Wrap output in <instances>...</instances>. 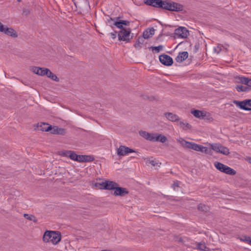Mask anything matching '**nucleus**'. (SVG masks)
Segmentation results:
<instances>
[{
	"label": "nucleus",
	"instance_id": "nucleus-1",
	"mask_svg": "<svg viewBox=\"0 0 251 251\" xmlns=\"http://www.w3.org/2000/svg\"><path fill=\"white\" fill-rule=\"evenodd\" d=\"M61 235L60 232L56 231L47 230L43 236V241L44 242H50L53 245H56L61 240Z\"/></svg>",
	"mask_w": 251,
	"mask_h": 251
},
{
	"label": "nucleus",
	"instance_id": "nucleus-2",
	"mask_svg": "<svg viewBox=\"0 0 251 251\" xmlns=\"http://www.w3.org/2000/svg\"><path fill=\"white\" fill-rule=\"evenodd\" d=\"M163 9L171 11L180 12L183 10V6L172 1L164 0Z\"/></svg>",
	"mask_w": 251,
	"mask_h": 251
},
{
	"label": "nucleus",
	"instance_id": "nucleus-3",
	"mask_svg": "<svg viewBox=\"0 0 251 251\" xmlns=\"http://www.w3.org/2000/svg\"><path fill=\"white\" fill-rule=\"evenodd\" d=\"M131 30L130 28H125L120 30L118 34V40L126 43H128L132 39V34L131 35Z\"/></svg>",
	"mask_w": 251,
	"mask_h": 251
},
{
	"label": "nucleus",
	"instance_id": "nucleus-4",
	"mask_svg": "<svg viewBox=\"0 0 251 251\" xmlns=\"http://www.w3.org/2000/svg\"><path fill=\"white\" fill-rule=\"evenodd\" d=\"M214 166L219 171L229 175H235L236 172L230 167L219 162H215Z\"/></svg>",
	"mask_w": 251,
	"mask_h": 251
},
{
	"label": "nucleus",
	"instance_id": "nucleus-5",
	"mask_svg": "<svg viewBox=\"0 0 251 251\" xmlns=\"http://www.w3.org/2000/svg\"><path fill=\"white\" fill-rule=\"evenodd\" d=\"M180 140H181L179 141L184 148L192 149L198 151H201V145H198L193 142L187 141L182 138H181Z\"/></svg>",
	"mask_w": 251,
	"mask_h": 251
},
{
	"label": "nucleus",
	"instance_id": "nucleus-6",
	"mask_svg": "<svg viewBox=\"0 0 251 251\" xmlns=\"http://www.w3.org/2000/svg\"><path fill=\"white\" fill-rule=\"evenodd\" d=\"M211 148L215 151L224 155H227L229 154V149L227 147L223 146L221 144H211Z\"/></svg>",
	"mask_w": 251,
	"mask_h": 251
},
{
	"label": "nucleus",
	"instance_id": "nucleus-7",
	"mask_svg": "<svg viewBox=\"0 0 251 251\" xmlns=\"http://www.w3.org/2000/svg\"><path fill=\"white\" fill-rule=\"evenodd\" d=\"M233 102L240 109L245 110H251V99L246 100L243 101H238L234 100Z\"/></svg>",
	"mask_w": 251,
	"mask_h": 251
},
{
	"label": "nucleus",
	"instance_id": "nucleus-8",
	"mask_svg": "<svg viewBox=\"0 0 251 251\" xmlns=\"http://www.w3.org/2000/svg\"><path fill=\"white\" fill-rule=\"evenodd\" d=\"M47 131H50L53 134L65 135L66 134V130L62 127H59L57 126H48V128L45 129Z\"/></svg>",
	"mask_w": 251,
	"mask_h": 251
},
{
	"label": "nucleus",
	"instance_id": "nucleus-9",
	"mask_svg": "<svg viewBox=\"0 0 251 251\" xmlns=\"http://www.w3.org/2000/svg\"><path fill=\"white\" fill-rule=\"evenodd\" d=\"M175 34L177 38H186L189 34L188 30L185 27L180 26L176 29Z\"/></svg>",
	"mask_w": 251,
	"mask_h": 251
},
{
	"label": "nucleus",
	"instance_id": "nucleus-10",
	"mask_svg": "<svg viewBox=\"0 0 251 251\" xmlns=\"http://www.w3.org/2000/svg\"><path fill=\"white\" fill-rule=\"evenodd\" d=\"M0 31L12 37L15 38L18 36L17 32L14 29H13L12 28L5 27L0 22Z\"/></svg>",
	"mask_w": 251,
	"mask_h": 251
},
{
	"label": "nucleus",
	"instance_id": "nucleus-11",
	"mask_svg": "<svg viewBox=\"0 0 251 251\" xmlns=\"http://www.w3.org/2000/svg\"><path fill=\"white\" fill-rule=\"evenodd\" d=\"M136 152V151L133 149H130L125 146H120L117 150L118 155L125 156L129 153Z\"/></svg>",
	"mask_w": 251,
	"mask_h": 251
},
{
	"label": "nucleus",
	"instance_id": "nucleus-12",
	"mask_svg": "<svg viewBox=\"0 0 251 251\" xmlns=\"http://www.w3.org/2000/svg\"><path fill=\"white\" fill-rule=\"evenodd\" d=\"M164 0H144V3L148 5L163 9Z\"/></svg>",
	"mask_w": 251,
	"mask_h": 251
},
{
	"label": "nucleus",
	"instance_id": "nucleus-13",
	"mask_svg": "<svg viewBox=\"0 0 251 251\" xmlns=\"http://www.w3.org/2000/svg\"><path fill=\"white\" fill-rule=\"evenodd\" d=\"M160 62L163 65L170 66L173 63V60L172 58L167 54H162L159 56Z\"/></svg>",
	"mask_w": 251,
	"mask_h": 251
},
{
	"label": "nucleus",
	"instance_id": "nucleus-14",
	"mask_svg": "<svg viewBox=\"0 0 251 251\" xmlns=\"http://www.w3.org/2000/svg\"><path fill=\"white\" fill-rule=\"evenodd\" d=\"M115 191L114 192L113 195L115 196H120L121 197H123L125 196L126 194H128L129 192L128 190L125 188L121 187H119L118 186L116 187L115 188Z\"/></svg>",
	"mask_w": 251,
	"mask_h": 251
},
{
	"label": "nucleus",
	"instance_id": "nucleus-15",
	"mask_svg": "<svg viewBox=\"0 0 251 251\" xmlns=\"http://www.w3.org/2000/svg\"><path fill=\"white\" fill-rule=\"evenodd\" d=\"M234 80L236 83H241L242 84H245L249 86H251L249 84V82L250 80H251V79H249L246 77L243 76H236L234 77Z\"/></svg>",
	"mask_w": 251,
	"mask_h": 251
},
{
	"label": "nucleus",
	"instance_id": "nucleus-16",
	"mask_svg": "<svg viewBox=\"0 0 251 251\" xmlns=\"http://www.w3.org/2000/svg\"><path fill=\"white\" fill-rule=\"evenodd\" d=\"M117 186H119V185L115 182L110 180H105L104 189L108 190H114Z\"/></svg>",
	"mask_w": 251,
	"mask_h": 251
},
{
	"label": "nucleus",
	"instance_id": "nucleus-17",
	"mask_svg": "<svg viewBox=\"0 0 251 251\" xmlns=\"http://www.w3.org/2000/svg\"><path fill=\"white\" fill-rule=\"evenodd\" d=\"M188 56V53L187 51H182L179 52L178 55L176 57L175 60L177 62H182L184 61Z\"/></svg>",
	"mask_w": 251,
	"mask_h": 251
},
{
	"label": "nucleus",
	"instance_id": "nucleus-18",
	"mask_svg": "<svg viewBox=\"0 0 251 251\" xmlns=\"http://www.w3.org/2000/svg\"><path fill=\"white\" fill-rule=\"evenodd\" d=\"M165 117L169 121L176 122L179 120L178 116L175 114L170 112H167L164 114Z\"/></svg>",
	"mask_w": 251,
	"mask_h": 251
},
{
	"label": "nucleus",
	"instance_id": "nucleus-19",
	"mask_svg": "<svg viewBox=\"0 0 251 251\" xmlns=\"http://www.w3.org/2000/svg\"><path fill=\"white\" fill-rule=\"evenodd\" d=\"M154 34V29L153 28H148L147 30L144 31L142 37L144 39H148L151 37Z\"/></svg>",
	"mask_w": 251,
	"mask_h": 251
},
{
	"label": "nucleus",
	"instance_id": "nucleus-20",
	"mask_svg": "<svg viewBox=\"0 0 251 251\" xmlns=\"http://www.w3.org/2000/svg\"><path fill=\"white\" fill-rule=\"evenodd\" d=\"M191 113L196 118L199 119H204L206 116V114L199 110H193L191 111Z\"/></svg>",
	"mask_w": 251,
	"mask_h": 251
},
{
	"label": "nucleus",
	"instance_id": "nucleus-21",
	"mask_svg": "<svg viewBox=\"0 0 251 251\" xmlns=\"http://www.w3.org/2000/svg\"><path fill=\"white\" fill-rule=\"evenodd\" d=\"M108 23L109 24H111V22H114L113 25H115L118 28H120L121 30H123V29L126 28L123 26V25L122 24V22L121 20H119V21H117L115 20V19H112V18H110L109 19L107 20Z\"/></svg>",
	"mask_w": 251,
	"mask_h": 251
},
{
	"label": "nucleus",
	"instance_id": "nucleus-22",
	"mask_svg": "<svg viewBox=\"0 0 251 251\" xmlns=\"http://www.w3.org/2000/svg\"><path fill=\"white\" fill-rule=\"evenodd\" d=\"M64 154L66 156H69L72 160L76 161L77 160V154L75 151H66Z\"/></svg>",
	"mask_w": 251,
	"mask_h": 251
},
{
	"label": "nucleus",
	"instance_id": "nucleus-23",
	"mask_svg": "<svg viewBox=\"0 0 251 251\" xmlns=\"http://www.w3.org/2000/svg\"><path fill=\"white\" fill-rule=\"evenodd\" d=\"M250 86L248 85L243 86L242 85H237L236 86V89L238 92H247L250 90Z\"/></svg>",
	"mask_w": 251,
	"mask_h": 251
},
{
	"label": "nucleus",
	"instance_id": "nucleus-24",
	"mask_svg": "<svg viewBox=\"0 0 251 251\" xmlns=\"http://www.w3.org/2000/svg\"><path fill=\"white\" fill-rule=\"evenodd\" d=\"M144 42V39L142 37H138L137 40L136 41L134 45V47L137 50H140L142 48V45Z\"/></svg>",
	"mask_w": 251,
	"mask_h": 251
},
{
	"label": "nucleus",
	"instance_id": "nucleus-25",
	"mask_svg": "<svg viewBox=\"0 0 251 251\" xmlns=\"http://www.w3.org/2000/svg\"><path fill=\"white\" fill-rule=\"evenodd\" d=\"M167 141V138L161 134L157 133L155 139V142H160L162 143H165Z\"/></svg>",
	"mask_w": 251,
	"mask_h": 251
},
{
	"label": "nucleus",
	"instance_id": "nucleus-26",
	"mask_svg": "<svg viewBox=\"0 0 251 251\" xmlns=\"http://www.w3.org/2000/svg\"><path fill=\"white\" fill-rule=\"evenodd\" d=\"M38 126H40L39 130L42 131H47L45 129L48 128V126H51V125H49V124L45 123H41L39 126V124H38Z\"/></svg>",
	"mask_w": 251,
	"mask_h": 251
},
{
	"label": "nucleus",
	"instance_id": "nucleus-27",
	"mask_svg": "<svg viewBox=\"0 0 251 251\" xmlns=\"http://www.w3.org/2000/svg\"><path fill=\"white\" fill-rule=\"evenodd\" d=\"M198 209L202 212H207L209 210V207L204 204L201 203L198 205Z\"/></svg>",
	"mask_w": 251,
	"mask_h": 251
},
{
	"label": "nucleus",
	"instance_id": "nucleus-28",
	"mask_svg": "<svg viewBox=\"0 0 251 251\" xmlns=\"http://www.w3.org/2000/svg\"><path fill=\"white\" fill-rule=\"evenodd\" d=\"M24 217L25 219H28L30 221H32L35 223H36L37 222V220L36 218L32 215H29L28 214H24Z\"/></svg>",
	"mask_w": 251,
	"mask_h": 251
},
{
	"label": "nucleus",
	"instance_id": "nucleus-29",
	"mask_svg": "<svg viewBox=\"0 0 251 251\" xmlns=\"http://www.w3.org/2000/svg\"><path fill=\"white\" fill-rule=\"evenodd\" d=\"M197 249L203 251H207V247L205 246L204 243H199L197 245Z\"/></svg>",
	"mask_w": 251,
	"mask_h": 251
},
{
	"label": "nucleus",
	"instance_id": "nucleus-30",
	"mask_svg": "<svg viewBox=\"0 0 251 251\" xmlns=\"http://www.w3.org/2000/svg\"><path fill=\"white\" fill-rule=\"evenodd\" d=\"M139 133L141 137L146 139L147 140H148L149 135H150V133L146 131L141 130L139 131Z\"/></svg>",
	"mask_w": 251,
	"mask_h": 251
},
{
	"label": "nucleus",
	"instance_id": "nucleus-31",
	"mask_svg": "<svg viewBox=\"0 0 251 251\" xmlns=\"http://www.w3.org/2000/svg\"><path fill=\"white\" fill-rule=\"evenodd\" d=\"M240 240L251 245V237L250 236H243L240 238Z\"/></svg>",
	"mask_w": 251,
	"mask_h": 251
},
{
	"label": "nucleus",
	"instance_id": "nucleus-32",
	"mask_svg": "<svg viewBox=\"0 0 251 251\" xmlns=\"http://www.w3.org/2000/svg\"><path fill=\"white\" fill-rule=\"evenodd\" d=\"M179 125L185 130L190 129L191 126L188 123H184L183 122H180Z\"/></svg>",
	"mask_w": 251,
	"mask_h": 251
},
{
	"label": "nucleus",
	"instance_id": "nucleus-33",
	"mask_svg": "<svg viewBox=\"0 0 251 251\" xmlns=\"http://www.w3.org/2000/svg\"><path fill=\"white\" fill-rule=\"evenodd\" d=\"M201 152L209 154L211 152V149L201 145Z\"/></svg>",
	"mask_w": 251,
	"mask_h": 251
},
{
	"label": "nucleus",
	"instance_id": "nucleus-34",
	"mask_svg": "<svg viewBox=\"0 0 251 251\" xmlns=\"http://www.w3.org/2000/svg\"><path fill=\"white\" fill-rule=\"evenodd\" d=\"M157 133H150L149 135L148 140V141L151 142H155V139Z\"/></svg>",
	"mask_w": 251,
	"mask_h": 251
},
{
	"label": "nucleus",
	"instance_id": "nucleus-35",
	"mask_svg": "<svg viewBox=\"0 0 251 251\" xmlns=\"http://www.w3.org/2000/svg\"><path fill=\"white\" fill-rule=\"evenodd\" d=\"M84 162H91V161H93L94 159V157L91 155H84Z\"/></svg>",
	"mask_w": 251,
	"mask_h": 251
},
{
	"label": "nucleus",
	"instance_id": "nucleus-36",
	"mask_svg": "<svg viewBox=\"0 0 251 251\" xmlns=\"http://www.w3.org/2000/svg\"><path fill=\"white\" fill-rule=\"evenodd\" d=\"M163 47L162 45H159L158 46H156V47H151V48L152 50H155V51L156 52H160L163 49Z\"/></svg>",
	"mask_w": 251,
	"mask_h": 251
},
{
	"label": "nucleus",
	"instance_id": "nucleus-37",
	"mask_svg": "<svg viewBox=\"0 0 251 251\" xmlns=\"http://www.w3.org/2000/svg\"><path fill=\"white\" fill-rule=\"evenodd\" d=\"M180 182L176 180L174 182V183L172 185V187L174 189V190H176V188L179 187Z\"/></svg>",
	"mask_w": 251,
	"mask_h": 251
},
{
	"label": "nucleus",
	"instance_id": "nucleus-38",
	"mask_svg": "<svg viewBox=\"0 0 251 251\" xmlns=\"http://www.w3.org/2000/svg\"><path fill=\"white\" fill-rule=\"evenodd\" d=\"M40 67H33L32 68V71L34 73H35L37 75H39V74H40Z\"/></svg>",
	"mask_w": 251,
	"mask_h": 251
},
{
	"label": "nucleus",
	"instance_id": "nucleus-39",
	"mask_svg": "<svg viewBox=\"0 0 251 251\" xmlns=\"http://www.w3.org/2000/svg\"><path fill=\"white\" fill-rule=\"evenodd\" d=\"M49 78L57 82L59 81V80L57 76L53 74L52 73V74L50 76H49Z\"/></svg>",
	"mask_w": 251,
	"mask_h": 251
},
{
	"label": "nucleus",
	"instance_id": "nucleus-40",
	"mask_svg": "<svg viewBox=\"0 0 251 251\" xmlns=\"http://www.w3.org/2000/svg\"><path fill=\"white\" fill-rule=\"evenodd\" d=\"M77 160H76V161L79 162H84V155H77Z\"/></svg>",
	"mask_w": 251,
	"mask_h": 251
},
{
	"label": "nucleus",
	"instance_id": "nucleus-41",
	"mask_svg": "<svg viewBox=\"0 0 251 251\" xmlns=\"http://www.w3.org/2000/svg\"><path fill=\"white\" fill-rule=\"evenodd\" d=\"M46 68H40V74H39V75H45V69Z\"/></svg>",
	"mask_w": 251,
	"mask_h": 251
},
{
	"label": "nucleus",
	"instance_id": "nucleus-42",
	"mask_svg": "<svg viewBox=\"0 0 251 251\" xmlns=\"http://www.w3.org/2000/svg\"><path fill=\"white\" fill-rule=\"evenodd\" d=\"M45 71V75L49 77V76L52 74V72L49 69H46Z\"/></svg>",
	"mask_w": 251,
	"mask_h": 251
},
{
	"label": "nucleus",
	"instance_id": "nucleus-43",
	"mask_svg": "<svg viewBox=\"0 0 251 251\" xmlns=\"http://www.w3.org/2000/svg\"><path fill=\"white\" fill-rule=\"evenodd\" d=\"M99 185L100 186V189H104V181L101 182V183H96V186L98 187Z\"/></svg>",
	"mask_w": 251,
	"mask_h": 251
},
{
	"label": "nucleus",
	"instance_id": "nucleus-44",
	"mask_svg": "<svg viewBox=\"0 0 251 251\" xmlns=\"http://www.w3.org/2000/svg\"><path fill=\"white\" fill-rule=\"evenodd\" d=\"M122 22V24L125 25H129L130 22L126 20H121Z\"/></svg>",
	"mask_w": 251,
	"mask_h": 251
},
{
	"label": "nucleus",
	"instance_id": "nucleus-45",
	"mask_svg": "<svg viewBox=\"0 0 251 251\" xmlns=\"http://www.w3.org/2000/svg\"><path fill=\"white\" fill-rule=\"evenodd\" d=\"M116 34H117V31H114V32H111L110 33V35L111 36V37L113 39H115L116 37Z\"/></svg>",
	"mask_w": 251,
	"mask_h": 251
},
{
	"label": "nucleus",
	"instance_id": "nucleus-46",
	"mask_svg": "<svg viewBox=\"0 0 251 251\" xmlns=\"http://www.w3.org/2000/svg\"><path fill=\"white\" fill-rule=\"evenodd\" d=\"M149 162H150V163L152 166H155L157 164V163H156L155 161L153 160H150Z\"/></svg>",
	"mask_w": 251,
	"mask_h": 251
},
{
	"label": "nucleus",
	"instance_id": "nucleus-47",
	"mask_svg": "<svg viewBox=\"0 0 251 251\" xmlns=\"http://www.w3.org/2000/svg\"><path fill=\"white\" fill-rule=\"evenodd\" d=\"M195 47L196 50H197L199 49V45H196L195 46Z\"/></svg>",
	"mask_w": 251,
	"mask_h": 251
},
{
	"label": "nucleus",
	"instance_id": "nucleus-48",
	"mask_svg": "<svg viewBox=\"0 0 251 251\" xmlns=\"http://www.w3.org/2000/svg\"><path fill=\"white\" fill-rule=\"evenodd\" d=\"M248 160L249 163H251V157H249Z\"/></svg>",
	"mask_w": 251,
	"mask_h": 251
},
{
	"label": "nucleus",
	"instance_id": "nucleus-49",
	"mask_svg": "<svg viewBox=\"0 0 251 251\" xmlns=\"http://www.w3.org/2000/svg\"><path fill=\"white\" fill-rule=\"evenodd\" d=\"M118 19H119V18H116L115 19H116V20H118Z\"/></svg>",
	"mask_w": 251,
	"mask_h": 251
},
{
	"label": "nucleus",
	"instance_id": "nucleus-50",
	"mask_svg": "<svg viewBox=\"0 0 251 251\" xmlns=\"http://www.w3.org/2000/svg\"><path fill=\"white\" fill-rule=\"evenodd\" d=\"M19 1H20L21 0H18Z\"/></svg>",
	"mask_w": 251,
	"mask_h": 251
}]
</instances>
